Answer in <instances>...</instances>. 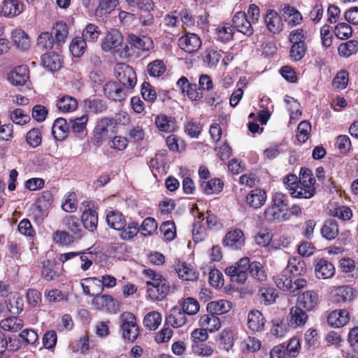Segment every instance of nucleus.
Listing matches in <instances>:
<instances>
[{
    "label": "nucleus",
    "mask_w": 358,
    "mask_h": 358,
    "mask_svg": "<svg viewBox=\"0 0 358 358\" xmlns=\"http://www.w3.org/2000/svg\"><path fill=\"white\" fill-rule=\"evenodd\" d=\"M143 273L150 278L145 282L146 298L154 302L164 300L171 292L169 280L151 268L144 269Z\"/></svg>",
    "instance_id": "obj_1"
},
{
    "label": "nucleus",
    "mask_w": 358,
    "mask_h": 358,
    "mask_svg": "<svg viewBox=\"0 0 358 358\" xmlns=\"http://www.w3.org/2000/svg\"><path fill=\"white\" fill-rule=\"evenodd\" d=\"M106 222L111 229L120 231V237L124 241L132 239L139 232L138 223L134 221L127 222L125 215L118 210H108Z\"/></svg>",
    "instance_id": "obj_2"
},
{
    "label": "nucleus",
    "mask_w": 358,
    "mask_h": 358,
    "mask_svg": "<svg viewBox=\"0 0 358 358\" xmlns=\"http://www.w3.org/2000/svg\"><path fill=\"white\" fill-rule=\"evenodd\" d=\"M315 182L312 171L308 168H301L296 189L291 192V196L296 199L312 198L316 193Z\"/></svg>",
    "instance_id": "obj_3"
},
{
    "label": "nucleus",
    "mask_w": 358,
    "mask_h": 358,
    "mask_svg": "<svg viewBox=\"0 0 358 358\" xmlns=\"http://www.w3.org/2000/svg\"><path fill=\"white\" fill-rule=\"evenodd\" d=\"M307 38V31L303 29L292 30L288 36L291 43L289 48V57L292 61H301L306 55L308 50L305 41Z\"/></svg>",
    "instance_id": "obj_4"
},
{
    "label": "nucleus",
    "mask_w": 358,
    "mask_h": 358,
    "mask_svg": "<svg viewBox=\"0 0 358 358\" xmlns=\"http://www.w3.org/2000/svg\"><path fill=\"white\" fill-rule=\"evenodd\" d=\"M122 336L124 341L134 342L140 336V327L137 324V318L130 312H124L120 317Z\"/></svg>",
    "instance_id": "obj_5"
},
{
    "label": "nucleus",
    "mask_w": 358,
    "mask_h": 358,
    "mask_svg": "<svg viewBox=\"0 0 358 358\" xmlns=\"http://www.w3.org/2000/svg\"><path fill=\"white\" fill-rule=\"evenodd\" d=\"M117 127V120L113 117H105L97 122L95 126L92 137V143L96 146H99L103 141L108 138L110 131L115 133Z\"/></svg>",
    "instance_id": "obj_6"
},
{
    "label": "nucleus",
    "mask_w": 358,
    "mask_h": 358,
    "mask_svg": "<svg viewBox=\"0 0 358 358\" xmlns=\"http://www.w3.org/2000/svg\"><path fill=\"white\" fill-rule=\"evenodd\" d=\"M115 76L120 84L127 90H132L136 85L137 77L134 69L124 63H118L114 68Z\"/></svg>",
    "instance_id": "obj_7"
},
{
    "label": "nucleus",
    "mask_w": 358,
    "mask_h": 358,
    "mask_svg": "<svg viewBox=\"0 0 358 358\" xmlns=\"http://www.w3.org/2000/svg\"><path fill=\"white\" fill-rule=\"evenodd\" d=\"M250 268V259L243 257L240 259L234 266H230L225 268V274L230 277L232 282L244 283L248 276Z\"/></svg>",
    "instance_id": "obj_8"
},
{
    "label": "nucleus",
    "mask_w": 358,
    "mask_h": 358,
    "mask_svg": "<svg viewBox=\"0 0 358 358\" xmlns=\"http://www.w3.org/2000/svg\"><path fill=\"white\" fill-rule=\"evenodd\" d=\"M94 208V203L91 201H84L81 203L80 208L83 210L80 221L83 227L91 232L95 231L98 225V213Z\"/></svg>",
    "instance_id": "obj_9"
},
{
    "label": "nucleus",
    "mask_w": 358,
    "mask_h": 358,
    "mask_svg": "<svg viewBox=\"0 0 358 358\" xmlns=\"http://www.w3.org/2000/svg\"><path fill=\"white\" fill-rule=\"evenodd\" d=\"M62 272V266L55 259H46L41 263V275L47 282L57 280Z\"/></svg>",
    "instance_id": "obj_10"
},
{
    "label": "nucleus",
    "mask_w": 358,
    "mask_h": 358,
    "mask_svg": "<svg viewBox=\"0 0 358 358\" xmlns=\"http://www.w3.org/2000/svg\"><path fill=\"white\" fill-rule=\"evenodd\" d=\"M308 311L297 305L292 306L287 317V324L292 329L303 327L308 320Z\"/></svg>",
    "instance_id": "obj_11"
},
{
    "label": "nucleus",
    "mask_w": 358,
    "mask_h": 358,
    "mask_svg": "<svg viewBox=\"0 0 358 358\" xmlns=\"http://www.w3.org/2000/svg\"><path fill=\"white\" fill-rule=\"evenodd\" d=\"M127 90L116 81H108L103 87L104 94L107 98L115 101H124L127 96Z\"/></svg>",
    "instance_id": "obj_12"
},
{
    "label": "nucleus",
    "mask_w": 358,
    "mask_h": 358,
    "mask_svg": "<svg viewBox=\"0 0 358 358\" xmlns=\"http://www.w3.org/2000/svg\"><path fill=\"white\" fill-rule=\"evenodd\" d=\"M178 46L183 51L193 54L196 52L201 47L200 37L194 33H187L178 39Z\"/></svg>",
    "instance_id": "obj_13"
},
{
    "label": "nucleus",
    "mask_w": 358,
    "mask_h": 358,
    "mask_svg": "<svg viewBox=\"0 0 358 358\" xmlns=\"http://www.w3.org/2000/svg\"><path fill=\"white\" fill-rule=\"evenodd\" d=\"M63 227L76 240L80 239L85 234L80 219L76 215H66L62 221Z\"/></svg>",
    "instance_id": "obj_14"
},
{
    "label": "nucleus",
    "mask_w": 358,
    "mask_h": 358,
    "mask_svg": "<svg viewBox=\"0 0 358 358\" xmlns=\"http://www.w3.org/2000/svg\"><path fill=\"white\" fill-rule=\"evenodd\" d=\"M8 81L15 86H24L29 80V69L27 65L15 66L8 74Z\"/></svg>",
    "instance_id": "obj_15"
},
{
    "label": "nucleus",
    "mask_w": 358,
    "mask_h": 358,
    "mask_svg": "<svg viewBox=\"0 0 358 358\" xmlns=\"http://www.w3.org/2000/svg\"><path fill=\"white\" fill-rule=\"evenodd\" d=\"M234 28L247 36H250L254 33L252 22L248 20L246 13L243 11L236 13L232 20Z\"/></svg>",
    "instance_id": "obj_16"
},
{
    "label": "nucleus",
    "mask_w": 358,
    "mask_h": 358,
    "mask_svg": "<svg viewBox=\"0 0 358 358\" xmlns=\"http://www.w3.org/2000/svg\"><path fill=\"white\" fill-rule=\"evenodd\" d=\"M350 313L346 309H337L331 311L327 317V324L333 328H341L350 321Z\"/></svg>",
    "instance_id": "obj_17"
},
{
    "label": "nucleus",
    "mask_w": 358,
    "mask_h": 358,
    "mask_svg": "<svg viewBox=\"0 0 358 358\" xmlns=\"http://www.w3.org/2000/svg\"><path fill=\"white\" fill-rule=\"evenodd\" d=\"M357 291L350 285L333 287L331 294L336 303H345L353 300Z\"/></svg>",
    "instance_id": "obj_18"
},
{
    "label": "nucleus",
    "mask_w": 358,
    "mask_h": 358,
    "mask_svg": "<svg viewBox=\"0 0 358 358\" xmlns=\"http://www.w3.org/2000/svg\"><path fill=\"white\" fill-rule=\"evenodd\" d=\"M319 303V296L314 290H307L298 295L296 305L303 308L306 310H313Z\"/></svg>",
    "instance_id": "obj_19"
},
{
    "label": "nucleus",
    "mask_w": 358,
    "mask_h": 358,
    "mask_svg": "<svg viewBox=\"0 0 358 358\" xmlns=\"http://www.w3.org/2000/svg\"><path fill=\"white\" fill-rule=\"evenodd\" d=\"M124 38L122 34L117 29H112L109 31L101 42V48L105 52L113 49H117L123 44Z\"/></svg>",
    "instance_id": "obj_20"
},
{
    "label": "nucleus",
    "mask_w": 358,
    "mask_h": 358,
    "mask_svg": "<svg viewBox=\"0 0 358 358\" xmlns=\"http://www.w3.org/2000/svg\"><path fill=\"white\" fill-rule=\"evenodd\" d=\"M186 314L178 306H175L169 311L166 317V324H169L173 328H179L187 323Z\"/></svg>",
    "instance_id": "obj_21"
},
{
    "label": "nucleus",
    "mask_w": 358,
    "mask_h": 358,
    "mask_svg": "<svg viewBox=\"0 0 358 358\" xmlns=\"http://www.w3.org/2000/svg\"><path fill=\"white\" fill-rule=\"evenodd\" d=\"M334 264L324 258L320 259L315 265V275L319 279H329L335 274Z\"/></svg>",
    "instance_id": "obj_22"
},
{
    "label": "nucleus",
    "mask_w": 358,
    "mask_h": 358,
    "mask_svg": "<svg viewBox=\"0 0 358 358\" xmlns=\"http://www.w3.org/2000/svg\"><path fill=\"white\" fill-rule=\"evenodd\" d=\"M268 30L273 34H278L282 29L283 23L281 17L275 10H268L264 17Z\"/></svg>",
    "instance_id": "obj_23"
},
{
    "label": "nucleus",
    "mask_w": 358,
    "mask_h": 358,
    "mask_svg": "<svg viewBox=\"0 0 358 358\" xmlns=\"http://www.w3.org/2000/svg\"><path fill=\"white\" fill-rule=\"evenodd\" d=\"M127 40L131 48L142 51H149L154 48V42L150 37H140L134 34H130L128 35Z\"/></svg>",
    "instance_id": "obj_24"
},
{
    "label": "nucleus",
    "mask_w": 358,
    "mask_h": 358,
    "mask_svg": "<svg viewBox=\"0 0 358 358\" xmlns=\"http://www.w3.org/2000/svg\"><path fill=\"white\" fill-rule=\"evenodd\" d=\"M307 271L306 264L301 257H291L286 267V271L293 277L303 275Z\"/></svg>",
    "instance_id": "obj_25"
},
{
    "label": "nucleus",
    "mask_w": 358,
    "mask_h": 358,
    "mask_svg": "<svg viewBox=\"0 0 358 358\" xmlns=\"http://www.w3.org/2000/svg\"><path fill=\"white\" fill-rule=\"evenodd\" d=\"M155 124L159 131L164 133H171L176 129V118L162 113L155 117Z\"/></svg>",
    "instance_id": "obj_26"
},
{
    "label": "nucleus",
    "mask_w": 358,
    "mask_h": 358,
    "mask_svg": "<svg viewBox=\"0 0 358 358\" xmlns=\"http://www.w3.org/2000/svg\"><path fill=\"white\" fill-rule=\"evenodd\" d=\"M70 133L69 125L66 119L57 118L52 127V134L57 141L65 140Z\"/></svg>",
    "instance_id": "obj_27"
},
{
    "label": "nucleus",
    "mask_w": 358,
    "mask_h": 358,
    "mask_svg": "<svg viewBox=\"0 0 358 358\" xmlns=\"http://www.w3.org/2000/svg\"><path fill=\"white\" fill-rule=\"evenodd\" d=\"M266 192L260 188L252 189L246 196V203L255 209L261 208L266 201Z\"/></svg>",
    "instance_id": "obj_28"
},
{
    "label": "nucleus",
    "mask_w": 358,
    "mask_h": 358,
    "mask_svg": "<svg viewBox=\"0 0 358 358\" xmlns=\"http://www.w3.org/2000/svg\"><path fill=\"white\" fill-rule=\"evenodd\" d=\"M41 63L45 69L50 71H57L62 66L60 56L53 52L42 55Z\"/></svg>",
    "instance_id": "obj_29"
},
{
    "label": "nucleus",
    "mask_w": 358,
    "mask_h": 358,
    "mask_svg": "<svg viewBox=\"0 0 358 358\" xmlns=\"http://www.w3.org/2000/svg\"><path fill=\"white\" fill-rule=\"evenodd\" d=\"M266 320L262 313L257 310H251L248 315V328L255 331H262L264 329Z\"/></svg>",
    "instance_id": "obj_30"
},
{
    "label": "nucleus",
    "mask_w": 358,
    "mask_h": 358,
    "mask_svg": "<svg viewBox=\"0 0 358 358\" xmlns=\"http://www.w3.org/2000/svg\"><path fill=\"white\" fill-rule=\"evenodd\" d=\"M223 243L233 250L240 249L244 244L243 231L238 229L229 231L226 234Z\"/></svg>",
    "instance_id": "obj_31"
},
{
    "label": "nucleus",
    "mask_w": 358,
    "mask_h": 358,
    "mask_svg": "<svg viewBox=\"0 0 358 358\" xmlns=\"http://www.w3.org/2000/svg\"><path fill=\"white\" fill-rule=\"evenodd\" d=\"M320 233L322 238L325 240H334L339 234L338 222L332 219L324 221L320 229Z\"/></svg>",
    "instance_id": "obj_32"
},
{
    "label": "nucleus",
    "mask_w": 358,
    "mask_h": 358,
    "mask_svg": "<svg viewBox=\"0 0 358 358\" xmlns=\"http://www.w3.org/2000/svg\"><path fill=\"white\" fill-rule=\"evenodd\" d=\"M175 269L179 278L184 280H195L199 277V273L191 265L184 262H178L175 266Z\"/></svg>",
    "instance_id": "obj_33"
},
{
    "label": "nucleus",
    "mask_w": 358,
    "mask_h": 358,
    "mask_svg": "<svg viewBox=\"0 0 358 358\" xmlns=\"http://www.w3.org/2000/svg\"><path fill=\"white\" fill-rule=\"evenodd\" d=\"M199 323L201 327L210 332L217 331L221 327L220 318L211 313L201 315Z\"/></svg>",
    "instance_id": "obj_34"
},
{
    "label": "nucleus",
    "mask_w": 358,
    "mask_h": 358,
    "mask_svg": "<svg viewBox=\"0 0 358 358\" xmlns=\"http://www.w3.org/2000/svg\"><path fill=\"white\" fill-rule=\"evenodd\" d=\"M8 310L13 315L20 314L24 308V300L19 293L10 294L6 301Z\"/></svg>",
    "instance_id": "obj_35"
},
{
    "label": "nucleus",
    "mask_w": 358,
    "mask_h": 358,
    "mask_svg": "<svg viewBox=\"0 0 358 358\" xmlns=\"http://www.w3.org/2000/svg\"><path fill=\"white\" fill-rule=\"evenodd\" d=\"M52 36H55L56 49L65 43L69 34V29L66 22L60 21L55 23L52 28Z\"/></svg>",
    "instance_id": "obj_36"
},
{
    "label": "nucleus",
    "mask_w": 358,
    "mask_h": 358,
    "mask_svg": "<svg viewBox=\"0 0 358 358\" xmlns=\"http://www.w3.org/2000/svg\"><path fill=\"white\" fill-rule=\"evenodd\" d=\"M83 107L87 112L94 114L103 113L108 108L106 101L99 98L85 99L83 101Z\"/></svg>",
    "instance_id": "obj_37"
},
{
    "label": "nucleus",
    "mask_w": 358,
    "mask_h": 358,
    "mask_svg": "<svg viewBox=\"0 0 358 358\" xmlns=\"http://www.w3.org/2000/svg\"><path fill=\"white\" fill-rule=\"evenodd\" d=\"M23 10V4L17 0H4L1 8V13L4 16L13 17L19 15Z\"/></svg>",
    "instance_id": "obj_38"
},
{
    "label": "nucleus",
    "mask_w": 358,
    "mask_h": 358,
    "mask_svg": "<svg viewBox=\"0 0 358 358\" xmlns=\"http://www.w3.org/2000/svg\"><path fill=\"white\" fill-rule=\"evenodd\" d=\"M89 121V115L84 114L80 117L70 120L71 130L73 134L82 136L87 134V124Z\"/></svg>",
    "instance_id": "obj_39"
},
{
    "label": "nucleus",
    "mask_w": 358,
    "mask_h": 358,
    "mask_svg": "<svg viewBox=\"0 0 358 358\" xmlns=\"http://www.w3.org/2000/svg\"><path fill=\"white\" fill-rule=\"evenodd\" d=\"M216 342L220 349L229 351L234 344L233 331L230 329H224L217 336Z\"/></svg>",
    "instance_id": "obj_40"
},
{
    "label": "nucleus",
    "mask_w": 358,
    "mask_h": 358,
    "mask_svg": "<svg viewBox=\"0 0 358 358\" xmlns=\"http://www.w3.org/2000/svg\"><path fill=\"white\" fill-rule=\"evenodd\" d=\"M178 306L187 315H196L200 308L199 301L192 297H187L179 300Z\"/></svg>",
    "instance_id": "obj_41"
},
{
    "label": "nucleus",
    "mask_w": 358,
    "mask_h": 358,
    "mask_svg": "<svg viewBox=\"0 0 358 358\" xmlns=\"http://www.w3.org/2000/svg\"><path fill=\"white\" fill-rule=\"evenodd\" d=\"M56 106L60 111L70 113L78 108V101L71 96L63 95L57 99Z\"/></svg>",
    "instance_id": "obj_42"
},
{
    "label": "nucleus",
    "mask_w": 358,
    "mask_h": 358,
    "mask_svg": "<svg viewBox=\"0 0 358 358\" xmlns=\"http://www.w3.org/2000/svg\"><path fill=\"white\" fill-rule=\"evenodd\" d=\"M231 309V306L227 300L210 301L207 304L206 310L208 313L214 315H220L227 313Z\"/></svg>",
    "instance_id": "obj_43"
},
{
    "label": "nucleus",
    "mask_w": 358,
    "mask_h": 358,
    "mask_svg": "<svg viewBox=\"0 0 358 358\" xmlns=\"http://www.w3.org/2000/svg\"><path fill=\"white\" fill-rule=\"evenodd\" d=\"M222 51L207 48L203 52V62L209 68H215L222 59Z\"/></svg>",
    "instance_id": "obj_44"
},
{
    "label": "nucleus",
    "mask_w": 358,
    "mask_h": 358,
    "mask_svg": "<svg viewBox=\"0 0 358 358\" xmlns=\"http://www.w3.org/2000/svg\"><path fill=\"white\" fill-rule=\"evenodd\" d=\"M224 183L219 178H213L201 183V188L206 194H218L223 189Z\"/></svg>",
    "instance_id": "obj_45"
},
{
    "label": "nucleus",
    "mask_w": 358,
    "mask_h": 358,
    "mask_svg": "<svg viewBox=\"0 0 358 358\" xmlns=\"http://www.w3.org/2000/svg\"><path fill=\"white\" fill-rule=\"evenodd\" d=\"M348 343L351 351L346 352V358H358V327L352 328L348 334Z\"/></svg>",
    "instance_id": "obj_46"
},
{
    "label": "nucleus",
    "mask_w": 358,
    "mask_h": 358,
    "mask_svg": "<svg viewBox=\"0 0 358 358\" xmlns=\"http://www.w3.org/2000/svg\"><path fill=\"white\" fill-rule=\"evenodd\" d=\"M162 320V315L157 311H151L145 315L143 319L144 327L150 331L156 330Z\"/></svg>",
    "instance_id": "obj_47"
},
{
    "label": "nucleus",
    "mask_w": 358,
    "mask_h": 358,
    "mask_svg": "<svg viewBox=\"0 0 358 358\" xmlns=\"http://www.w3.org/2000/svg\"><path fill=\"white\" fill-rule=\"evenodd\" d=\"M24 326V322L17 317H9L0 322V327L5 331L16 332Z\"/></svg>",
    "instance_id": "obj_48"
},
{
    "label": "nucleus",
    "mask_w": 358,
    "mask_h": 358,
    "mask_svg": "<svg viewBox=\"0 0 358 358\" xmlns=\"http://www.w3.org/2000/svg\"><path fill=\"white\" fill-rule=\"evenodd\" d=\"M53 202V196L50 190L43 191L36 201V208L40 212L49 208Z\"/></svg>",
    "instance_id": "obj_49"
},
{
    "label": "nucleus",
    "mask_w": 358,
    "mask_h": 358,
    "mask_svg": "<svg viewBox=\"0 0 358 358\" xmlns=\"http://www.w3.org/2000/svg\"><path fill=\"white\" fill-rule=\"evenodd\" d=\"M157 227L158 225L156 220L152 217H146L141 224L138 225L139 231L145 237L154 234L157 231Z\"/></svg>",
    "instance_id": "obj_50"
},
{
    "label": "nucleus",
    "mask_w": 358,
    "mask_h": 358,
    "mask_svg": "<svg viewBox=\"0 0 358 358\" xmlns=\"http://www.w3.org/2000/svg\"><path fill=\"white\" fill-rule=\"evenodd\" d=\"M159 231L167 241H172L176 237V226L173 220L163 222L159 227Z\"/></svg>",
    "instance_id": "obj_51"
},
{
    "label": "nucleus",
    "mask_w": 358,
    "mask_h": 358,
    "mask_svg": "<svg viewBox=\"0 0 358 358\" xmlns=\"http://www.w3.org/2000/svg\"><path fill=\"white\" fill-rule=\"evenodd\" d=\"M52 240L55 243L66 246L74 243L76 239L66 230H57L52 234Z\"/></svg>",
    "instance_id": "obj_52"
},
{
    "label": "nucleus",
    "mask_w": 358,
    "mask_h": 358,
    "mask_svg": "<svg viewBox=\"0 0 358 358\" xmlns=\"http://www.w3.org/2000/svg\"><path fill=\"white\" fill-rule=\"evenodd\" d=\"M248 272L253 278L259 282L266 280V272L259 262H250V268L248 269Z\"/></svg>",
    "instance_id": "obj_53"
},
{
    "label": "nucleus",
    "mask_w": 358,
    "mask_h": 358,
    "mask_svg": "<svg viewBox=\"0 0 358 358\" xmlns=\"http://www.w3.org/2000/svg\"><path fill=\"white\" fill-rule=\"evenodd\" d=\"M258 295L265 305H271L275 301L278 297V292L273 287H263L259 289Z\"/></svg>",
    "instance_id": "obj_54"
},
{
    "label": "nucleus",
    "mask_w": 358,
    "mask_h": 358,
    "mask_svg": "<svg viewBox=\"0 0 358 358\" xmlns=\"http://www.w3.org/2000/svg\"><path fill=\"white\" fill-rule=\"evenodd\" d=\"M358 51V41L350 40L346 43H341L338 48V54L341 56L348 57Z\"/></svg>",
    "instance_id": "obj_55"
},
{
    "label": "nucleus",
    "mask_w": 358,
    "mask_h": 358,
    "mask_svg": "<svg viewBox=\"0 0 358 358\" xmlns=\"http://www.w3.org/2000/svg\"><path fill=\"white\" fill-rule=\"evenodd\" d=\"M166 143L169 149L173 152L180 153L186 149V143L185 141L173 134L166 138Z\"/></svg>",
    "instance_id": "obj_56"
},
{
    "label": "nucleus",
    "mask_w": 358,
    "mask_h": 358,
    "mask_svg": "<svg viewBox=\"0 0 358 358\" xmlns=\"http://www.w3.org/2000/svg\"><path fill=\"white\" fill-rule=\"evenodd\" d=\"M87 48L86 41L82 37L73 38L69 45V50L76 57L82 56Z\"/></svg>",
    "instance_id": "obj_57"
},
{
    "label": "nucleus",
    "mask_w": 358,
    "mask_h": 358,
    "mask_svg": "<svg viewBox=\"0 0 358 358\" xmlns=\"http://www.w3.org/2000/svg\"><path fill=\"white\" fill-rule=\"evenodd\" d=\"M101 35L99 27L94 24H88L82 33V38L85 41L95 42Z\"/></svg>",
    "instance_id": "obj_58"
},
{
    "label": "nucleus",
    "mask_w": 358,
    "mask_h": 358,
    "mask_svg": "<svg viewBox=\"0 0 358 358\" xmlns=\"http://www.w3.org/2000/svg\"><path fill=\"white\" fill-rule=\"evenodd\" d=\"M55 45V40L52 34L49 32L41 33L37 38V46L38 48L44 50H51Z\"/></svg>",
    "instance_id": "obj_59"
},
{
    "label": "nucleus",
    "mask_w": 358,
    "mask_h": 358,
    "mask_svg": "<svg viewBox=\"0 0 358 358\" xmlns=\"http://www.w3.org/2000/svg\"><path fill=\"white\" fill-rule=\"evenodd\" d=\"M26 141L27 144L32 147L36 148L41 144L42 132L40 128H33L26 134Z\"/></svg>",
    "instance_id": "obj_60"
},
{
    "label": "nucleus",
    "mask_w": 358,
    "mask_h": 358,
    "mask_svg": "<svg viewBox=\"0 0 358 358\" xmlns=\"http://www.w3.org/2000/svg\"><path fill=\"white\" fill-rule=\"evenodd\" d=\"M276 286L281 290L289 292L292 289V279L285 271L273 277Z\"/></svg>",
    "instance_id": "obj_61"
},
{
    "label": "nucleus",
    "mask_w": 358,
    "mask_h": 358,
    "mask_svg": "<svg viewBox=\"0 0 358 358\" xmlns=\"http://www.w3.org/2000/svg\"><path fill=\"white\" fill-rule=\"evenodd\" d=\"M349 82V73L346 70H341L334 76L332 86L338 90L345 89Z\"/></svg>",
    "instance_id": "obj_62"
},
{
    "label": "nucleus",
    "mask_w": 358,
    "mask_h": 358,
    "mask_svg": "<svg viewBox=\"0 0 358 358\" xmlns=\"http://www.w3.org/2000/svg\"><path fill=\"white\" fill-rule=\"evenodd\" d=\"M10 118L13 123L24 125L31 120V117L22 108H16L10 112Z\"/></svg>",
    "instance_id": "obj_63"
},
{
    "label": "nucleus",
    "mask_w": 358,
    "mask_h": 358,
    "mask_svg": "<svg viewBox=\"0 0 358 358\" xmlns=\"http://www.w3.org/2000/svg\"><path fill=\"white\" fill-rule=\"evenodd\" d=\"M329 214L334 217H338L339 219L346 221L350 220L352 217V210L345 206H340L329 209Z\"/></svg>",
    "instance_id": "obj_64"
}]
</instances>
